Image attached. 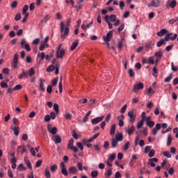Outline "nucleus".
<instances>
[{"instance_id": "1", "label": "nucleus", "mask_w": 178, "mask_h": 178, "mask_svg": "<svg viewBox=\"0 0 178 178\" xmlns=\"http://www.w3.org/2000/svg\"><path fill=\"white\" fill-rule=\"evenodd\" d=\"M60 33H61V38L65 40L66 36L69 35V28L67 26L65 28V22H61L60 23Z\"/></svg>"}, {"instance_id": "2", "label": "nucleus", "mask_w": 178, "mask_h": 178, "mask_svg": "<svg viewBox=\"0 0 178 178\" xmlns=\"http://www.w3.org/2000/svg\"><path fill=\"white\" fill-rule=\"evenodd\" d=\"M113 31H110L108 33H107L106 35L103 36V40L104 42H109L111 41V38H113Z\"/></svg>"}, {"instance_id": "3", "label": "nucleus", "mask_w": 178, "mask_h": 178, "mask_svg": "<svg viewBox=\"0 0 178 178\" xmlns=\"http://www.w3.org/2000/svg\"><path fill=\"white\" fill-rule=\"evenodd\" d=\"M143 88H144V83H139L134 86L132 91L133 92H137V91H139V90H143Z\"/></svg>"}, {"instance_id": "4", "label": "nucleus", "mask_w": 178, "mask_h": 178, "mask_svg": "<svg viewBox=\"0 0 178 178\" xmlns=\"http://www.w3.org/2000/svg\"><path fill=\"white\" fill-rule=\"evenodd\" d=\"M60 168H61V173L63 176H69V172H67V169H66V165L64 162L60 163Z\"/></svg>"}, {"instance_id": "5", "label": "nucleus", "mask_w": 178, "mask_h": 178, "mask_svg": "<svg viewBox=\"0 0 178 178\" xmlns=\"http://www.w3.org/2000/svg\"><path fill=\"white\" fill-rule=\"evenodd\" d=\"M51 140L55 144H60V143H62V137L59 135H52Z\"/></svg>"}, {"instance_id": "6", "label": "nucleus", "mask_w": 178, "mask_h": 178, "mask_svg": "<svg viewBox=\"0 0 178 178\" xmlns=\"http://www.w3.org/2000/svg\"><path fill=\"white\" fill-rule=\"evenodd\" d=\"M177 38V33H175L172 37H170L169 35H165L164 38H161V39L163 40L164 42H166L169 41L170 40L171 41H175V40H176Z\"/></svg>"}, {"instance_id": "7", "label": "nucleus", "mask_w": 178, "mask_h": 178, "mask_svg": "<svg viewBox=\"0 0 178 178\" xmlns=\"http://www.w3.org/2000/svg\"><path fill=\"white\" fill-rule=\"evenodd\" d=\"M128 116L129 118V122L131 123H134L136 122V115H134V111H130L128 112Z\"/></svg>"}, {"instance_id": "8", "label": "nucleus", "mask_w": 178, "mask_h": 178, "mask_svg": "<svg viewBox=\"0 0 178 178\" xmlns=\"http://www.w3.org/2000/svg\"><path fill=\"white\" fill-rule=\"evenodd\" d=\"M161 6V0H152L150 4H148L147 6L151 7L154 6V8H158Z\"/></svg>"}, {"instance_id": "9", "label": "nucleus", "mask_w": 178, "mask_h": 178, "mask_svg": "<svg viewBox=\"0 0 178 178\" xmlns=\"http://www.w3.org/2000/svg\"><path fill=\"white\" fill-rule=\"evenodd\" d=\"M65 51L64 49L58 50L56 51V58L58 59H59V58L62 59V58H63V56H65Z\"/></svg>"}, {"instance_id": "10", "label": "nucleus", "mask_w": 178, "mask_h": 178, "mask_svg": "<svg viewBox=\"0 0 178 178\" xmlns=\"http://www.w3.org/2000/svg\"><path fill=\"white\" fill-rule=\"evenodd\" d=\"M105 116L102 115L101 117H97L96 118H94L91 120V122L92 124H97V123H99V122H102L104 120V118Z\"/></svg>"}, {"instance_id": "11", "label": "nucleus", "mask_w": 178, "mask_h": 178, "mask_svg": "<svg viewBox=\"0 0 178 178\" xmlns=\"http://www.w3.org/2000/svg\"><path fill=\"white\" fill-rule=\"evenodd\" d=\"M161 124L158 123L156 124L155 127L152 131L153 136H156V134H158V130H161Z\"/></svg>"}, {"instance_id": "12", "label": "nucleus", "mask_w": 178, "mask_h": 178, "mask_svg": "<svg viewBox=\"0 0 178 178\" xmlns=\"http://www.w3.org/2000/svg\"><path fill=\"white\" fill-rule=\"evenodd\" d=\"M39 81V90H40V91H42V92H45V88H44V83H45V80L40 79Z\"/></svg>"}, {"instance_id": "13", "label": "nucleus", "mask_w": 178, "mask_h": 178, "mask_svg": "<svg viewBox=\"0 0 178 178\" xmlns=\"http://www.w3.org/2000/svg\"><path fill=\"white\" fill-rule=\"evenodd\" d=\"M68 172H69L70 175H76V173H77V172H79V170H77V168L76 167L71 166L69 168Z\"/></svg>"}, {"instance_id": "14", "label": "nucleus", "mask_w": 178, "mask_h": 178, "mask_svg": "<svg viewBox=\"0 0 178 178\" xmlns=\"http://www.w3.org/2000/svg\"><path fill=\"white\" fill-rule=\"evenodd\" d=\"M79 46V39H76L71 45L70 51H74Z\"/></svg>"}, {"instance_id": "15", "label": "nucleus", "mask_w": 178, "mask_h": 178, "mask_svg": "<svg viewBox=\"0 0 178 178\" xmlns=\"http://www.w3.org/2000/svg\"><path fill=\"white\" fill-rule=\"evenodd\" d=\"M162 56H163V51L162 50H159L154 54V58L157 59H162Z\"/></svg>"}, {"instance_id": "16", "label": "nucleus", "mask_w": 178, "mask_h": 178, "mask_svg": "<svg viewBox=\"0 0 178 178\" xmlns=\"http://www.w3.org/2000/svg\"><path fill=\"white\" fill-rule=\"evenodd\" d=\"M104 20L105 22H106V23L108 24V29L110 30H112V29H113V24H112L110 22H109V15H105L104 17Z\"/></svg>"}, {"instance_id": "17", "label": "nucleus", "mask_w": 178, "mask_h": 178, "mask_svg": "<svg viewBox=\"0 0 178 178\" xmlns=\"http://www.w3.org/2000/svg\"><path fill=\"white\" fill-rule=\"evenodd\" d=\"M92 24H94V22H92V21H91L89 24H83L82 25H81V29H82V30H84V31H86V30H87V29H90V27H91V26L92 25Z\"/></svg>"}, {"instance_id": "18", "label": "nucleus", "mask_w": 178, "mask_h": 178, "mask_svg": "<svg viewBox=\"0 0 178 178\" xmlns=\"http://www.w3.org/2000/svg\"><path fill=\"white\" fill-rule=\"evenodd\" d=\"M167 33H168V29H163L159 32L157 33V35L159 37H163V35H165V34H166Z\"/></svg>"}, {"instance_id": "19", "label": "nucleus", "mask_w": 178, "mask_h": 178, "mask_svg": "<svg viewBox=\"0 0 178 178\" xmlns=\"http://www.w3.org/2000/svg\"><path fill=\"white\" fill-rule=\"evenodd\" d=\"M136 161H137V156H136V154H134L132 156V158H131V161H130L129 165L131 167L134 166V163H136Z\"/></svg>"}, {"instance_id": "20", "label": "nucleus", "mask_w": 178, "mask_h": 178, "mask_svg": "<svg viewBox=\"0 0 178 178\" xmlns=\"http://www.w3.org/2000/svg\"><path fill=\"white\" fill-rule=\"evenodd\" d=\"M49 55H46L45 56V54L44 52H42L41 53V56H40V58H41V60H44V58L46 59V60H48V62H50L51 61V58H49Z\"/></svg>"}, {"instance_id": "21", "label": "nucleus", "mask_w": 178, "mask_h": 178, "mask_svg": "<svg viewBox=\"0 0 178 178\" xmlns=\"http://www.w3.org/2000/svg\"><path fill=\"white\" fill-rule=\"evenodd\" d=\"M24 162L26 166H28L29 169L33 171V167L31 166V163L30 162V160L27 159V157H24Z\"/></svg>"}, {"instance_id": "22", "label": "nucleus", "mask_w": 178, "mask_h": 178, "mask_svg": "<svg viewBox=\"0 0 178 178\" xmlns=\"http://www.w3.org/2000/svg\"><path fill=\"white\" fill-rule=\"evenodd\" d=\"M18 77L19 80H22L23 77H25L26 79H27V77H29V73L26 72L24 70H22V73Z\"/></svg>"}, {"instance_id": "23", "label": "nucleus", "mask_w": 178, "mask_h": 178, "mask_svg": "<svg viewBox=\"0 0 178 178\" xmlns=\"http://www.w3.org/2000/svg\"><path fill=\"white\" fill-rule=\"evenodd\" d=\"M134 130H136V128L132 125L129 129L125 130V131L129 134V136H131L133 133H134Z\"/></svg>"}, {"instance_id": "24", "label": "nucleus", "mask_w": 178, "mask_h": 178, "mask_svg": "<svg viewBox=\"0 0 178 178\" xmlns=\"http://www.w3.org/2000/svg\"><path fill=\"white\" fill-rule=\"evenodd\" d=\"M115 140L118 141H123V134L119 133L115 135Z\"/></svg>"}, {"instance_id": "25", "label": "nucleus", "mask_w": 178, "mask_h": 178, "mask_svg": "<svg viewBox=\"0 0 178 178\" xmlns=\"http://www.w3.org/2000/svg\"><path fill=\"white\" fill-rule=\"evenodd\" d=\"M115 131H116V124H114L111 126V128L110 130L111 136H115Z\"/></svg>"}, {"instance_id": "26", "label": "nucleus", "mask_w": 178, "mask_h": 178, "mask_svg": "<svg viewBox=\"0 0 178 178\" xmlns=\"http://www.w3.org/2000/svg\"><path fill=\"white\" fill-rule=\"evenodd\" d=\"M11 129L13 130V131L14 132L15 136H19V127L15 126L14 127H11Z\"/></svg>"}, {"instance_id": "27", "label": "nucleus", "mask_w": 178, "mask_h": 178, "mask_svg": "<svg viewBox=\"0 0 178 178\" xmlns=\"http://www.w3.org/2000/svg\"><path fill=\"white\" fill-rule=\"evenodd\" d=\"M118 140H115V138H113L111 140V145L113 148H116L118 147Z\"/></svg>"}, {"instance_id": "28", "label": "nucleus", "mask_w": 178, "mask_h": 178, "mask_svg": "<svg viewBox=\"0 0 178 178\" xmlns=\"http://www.w3.org/2000/svg\"><path fill=\"white\" fill-rule=\"evenodd\" d=\"M144 122H145V120H144V119H142L139 122H138L136 125L137 129H141L143 126H144Z\"/></svg>"}, {"instance_id": "29", "label": "nucleus", "mask_w": 178, "mask_h": 178, "mask_svg": "<svg viewBox=\"0 0 178 178\" xmlns=\"http://www.w3.org/2000/svg\"><path fill=\"white\" fill-rule=\"evenodd\" d=\"M49 133H50L53 136H55V134L58 133V128H56V127H53L51 129H50V131H49Z\"/></svg>"}, {"instance_id": "30", "label": "nucleus", "mask_w": 178, "mask_h": 178, "mask_svg": "<svg viewBox=\"0 0 178 178\" xmlns=\"http://www.w3.org/2000/svg\"><path fill=\"white\" fill-rule=\"evenodd\" d=\"M74 143V140L70 139L68 141V145H67V149H70L73 146V144Z\"/></svg>"}, {"instance_id": "31", "label": "nucleus", "mask_w": 178, "mask_h": 178, "mask_svg": "<svg viewBox=\"0 0 178 178\" xmlns=\"http://www.w3.org/2000/svg\"><path fill=\"white\" fill-rule=\"evenodd\" d=\"M58 88H59V92L60 94H62V92L63 91V85H62V76L60 78V82L58 84Z\"/></svg>"}, {"instance_id": "32", "label": "nucleus", "mask_w": 178, "mask_h": 178, "mask_svg": "<svg viewBox=\"0 0 178 178\" xmlns=\"http://www.w3.org/2000/svg\"><path fill=\"white\" fill-rule=\"evenodd\" d=\"M176 5H177V1L176 0H172V2L169 4V6L173 9L176 8Z\"/></svg>"}, {"instance_id": "33", "label": "nucleus", "mask_w": 178, "mask_h": 178, "mask_svg": "<svg viewBox=\"0 0 178 178\" xmlns=\"http://www.w3.org/2000/svg\"><path fill=\"white\" fill-rule=\"evenodd\" d=\"M173 138H172L171 135H168V142H167V145L168 147H170V145H172V141Z\"/></svg>"}, {"instance_id": "34", "label": "nucleus", "mask_w": 178, "mask_h": 178, "mask_svg": "<svg viewBox=\"0 0 178 178\" xmlns=\"http://www.w3.org/2000/svg\"><path fill=\"white\" fill-rule=\"evenodd\" d=\"M118 126H120V127H123V126H124V122L123 121V120H120V116L118 117Z\"/></svg>"}, {"instance_id": "35", "label": "nucleus", "mask_w": 178, "mask_h": 178, "mask_svg": "<svg viewBox=\"0 0 178 178\" xmlns=\"http://www.w3.org/2000/svg\"><path fill=\"white\" fill-rule=\"evenodd\" d=\"M44 176L47 178H51V172L49 170H48V168H46L44 170Z\"/></svg>"}, {"instance_id": "36", "label": "nucleus", "mask_w": 178, "mask_h": 178, "mask_svg": "<svg viewBox=\"0 0 178 178\" xmlns=\"http://www.w3.org/2000/svg\"><path fill=\"white\" fill-rule=\"evenodd\" d=\"M97 102H98V100H97V99H90L89 100V105H88V106H92V105H94Z\"/></svg>"}, {"instance_id": "37", "label": "nucleus", "mask_w": 178, "mask_h": 178, "mask_svg": "<svg viewBox=\"0 0 178 178\" xmlns=\"http://www.w3.org/2000/svg\"><path fill=\"white\" fill-rule=\"evenodd\" d=\"M165 44H166V42H164L163 39L161 38V40L156 43V47H162V45H165Z\"/></svg>"}, {"instance_id": "38", "label": "nucleus", "mask_w": 178, "mask_h": 178, "mask_svg": "<svg viewBox=\"0 0 178 178\" xmlns=\"http://www.w3.org/2000/svg\"><path fill=\"white\" fill-rule=\"evenodd\" d=\"M54 110L55 111L56 115L59 113V105H58V104L55 103L54 104Z\"/></svg>"}, {"instance_id": "39", "label": "nucleus", "mask_w": 178, "mask_h": 178, "mask_svg": "<svg viewBox=\"0 0 178 178\" xmlns=\"http://www.w3.org/2000/svg\"><path fill=\"white\" fill-rule=\"evenodd\" d=\"M35 74V71L34 70V68H31L29 71L28 76H30V77H33V76Z\"/></svg>"}, {"instance_id": "40", "label": "nucleus", "mask_w": 178, "mask_h": 178, "mask_svg": "<svg viewBox=\"0 0 178 178\" xmlns=\"http://www.w3.org/2000/svg\"><path fill=\"white\" fill-rule=\"evenodd\" d=\"M109 22H116V15H111L108 16Z\"/></svg>"}, {"instance_id": "41", "label": "nucleus", "mask_w": 178, "mask_h": 178, "mask_svg": "<svg viewBox=\"0 0 178 178\" xmlns=\"http://www.w3.org/2000/svg\"><path fill=\"white\" fill-rule=\"evenodd\" d=\"M59 67H60V64L59 62H56V67H55V74H59Z\"/></svg>"}, {"instance_id": "42", "label": "nucleus", "mask_w": 178, "mask_h": 178, "mask_svg": "<svg viewBox=\"0 0 178 178\" xmlns=\"http://www.w3.org/2000/svg\"><path fill=\"white\" fill-rule=\"evenodd\" d=\"M56 169H58V165L56 164H54L53 165H51L50 167V170L51 172H52L53 173L56 172Z\"/></svg>"}, {"instance_id": "43", "label": "nucleus", "mask_w": 178, "mask_h": 178, "mask_svg": "<svg viewBox=\"0 0 178 178\" xmlns=\"http://www.w3.org/2000/svg\"><path fill=\"white\" fill-rule=\"evenodd\" d=\"M123 42H124V38L121 39L120 41L118 42L119 49H122V48H123Z\"/></svg>"}, {"instance_id": "44", "label": "nucleus", "mask_w": 178, "mask_h": 178, "mask_svg": "<svg viewBox=\"0 0 178 178\" xmlns=\"http://www.w3.org/2000/svg\"><path fill=\"white\" fill-rule=\"evenodd\" d=\"M152 76H154V77H158V69L156 68V66L153 68Z\"/></svg>"}, {"instance_id": "45", "label": "nucleus", "mask_w": 178, "mask_h": 178, "mask_svg": "<svg viewBox=\"0 0 178 178\" xmlns=\"http://www.w3.org/2000/svg\"><path fill=\"white\" fill-rule=\"evenodd\" d=\"M17 169V170H26L27 168L24 167V165H23V163H21L18 165Z\"/></svg>"}, {"instance_id": "46", "label": "nucleus", "mask_w": 178, "mask_h": 178, "mask_svg": "<svg viewBox=\"0 0 178 178\" xmlns=\"http://www.w3.org/2000/svg\"><path fill=\"white\" fill-rule=\"evenodd\" d=\"M146 124L148 126V127L152 129V127L155 126V122L154 121H149L148 122H146Z\"/></svg>"}, {"instance_id": "47", "label": "nucleus", "mask_w": 178, "mask_h": 178, "mask_svg": "<svg viewBox=\"0 0 178 178\" xmlns=\"http://www.w3.org/2000/svg\"><path fill=\"white\" fill-rule=\"evenodd\" d=\"M16 162H17V160L10 161V163H12V165H11L12 169H16L17 166V165H16Z\"/></svg>"}, {"instance_id": "48", "label": "nucleus", "mask_w": 178, "mask_h": 178, "mask_svg": "<svg viewBox=\"0 0 178 178\" xmlns=\"http://www.w3.org/2000/svg\"><path fill=\"white\" fill-rule=\"evenodd\" d=\"M173 77V74H170L169 76L165 79L164 81L165 83H169L172 80V78Z\"/></svg>"}, {"instance_id": "49", "label": "nucleus", "mask_w": 178, "mask_h": 178, "mask_svg": "<svg viewBox=\"0 0 178 178\" xmlns=\"http://www.w3.org/2000/svg\"><path fill=\"white\" fill-rule=\"evenodd\" d=\"M55 67L56 65H49L47 68V72H54L55 70Z\"/></svg>"}, {"instance_id": "50", "label": "nucleus", "mask_w": 178, "mask_h": 178, "mask_svg": "<svg viewBox=\"0 0 178 178\" xmlns=\"http://www.w3.org/2000/svg\"><path fill=\"white\" fill-rule=\"evenodd\" d=\"M19 62V55L15 54L13 58V63H18Z\"/></svg>"}, {"instance_id": "51", "label": "nucleus", "mask_w": 178, "mask_h": 178, "mask_svg": "<svg viewBox=\"0 0 178 178\" xmlns=\"http://www.w3.org/2000/svg\"><path fill=\"white\" fill-rule=\"evenodd\" d=\"M152 47H154V43L150 42L145 44V48H147V49H149L150 48L152 49Z\"/></svg>"}, {"instance_id": "52", "label": "nucleus", "mask_w": 178, "mask_h": 178, "mask_svg": "<svg viewBox=\"0 0 178 178\" xmlns=\"http://www.w3.org/2000/svg\"><path fill=\"white\" fill-rule=\"evenodd\" d=\"M106 177H109L110 176H112V170L109 168L106 172H105Z\"/></svg>"}, {"instance_id": "53", "label": "nucleus", "mask_w": 178, "mask_h": 178, "mask_svg": "<svg viewBox=\"0 0 178 178\" xmlns=\"http://www.w3.org/2000/svg\"><path fill=\"white\" fill-rule=\"evenodd\" d=\"M154 155H155V149H150L148 155L149 158H152V156H154Z\"/></svg>"}, {"instance_id": "54", "label": "nucleus", "mask_w": 178, "mask_h": 178, "mask_svg": "<svg viewBox=\"0 0 178 178\" xmlns=\"http://www.w3.org/2000/svg\"><path fill=\"white\" fill-rule=\"evenodd\" d=\"M22 88H23V86H22V85L18 84L13 88V90L19 91V90H22Z\"/></svg>"}, {"instance_id": "55", "label": "nucleus", "mask_w": 178, "mask_h": 178, "mask_svg": "<svg viewBox=\"0 0 178 178\" xmlns=\"http://www.w3.org/2000/svg\"><path fill=\"white\" fill-rule=\"evenodd\" d=\"M163 155L165 156V158H172V154H170L169 152H166V151L163 152Z\"/></svg>"}, {"instance_id": "56", "label": "nucleus", "mask_w": 178, "mask_h": 178, "mask_svg": "<svg viewBox=\"0 0 178 178\" xmlns=\"http://www.w3.org/2000/svg\"><path fill=\"white\" fill-rule=\"evenodd\" d=\"M65 118L66 120H72V114L70 113H67L65 114Z\"/></svg>"}, {"instance_id": "57", "label": "nucleus", "mask_w": 178, "mask_h": 178, "mask_svg": "<svg viewBox=\"0 0 178 178\" xmlns=\"http://www.w3.org/2000/svg\"><path fill=\"white\" fill-rule=\"evenodd\" d=\"M29 10V5H25L24 8H22V13L24 15V13H27V11Z\"/></svg>"}, {"instance_id": "58", "label": "nucleus", "mask_w": 178, "mask_h": 178, "mask_svg": "<svg viewBox=\"0 0 178 178\" xmlns=\"http://www.w3.org/2000/svg\"><path fill=\"white\" fill-rule=\"evenodd\" d=\"M130 147V141H127L124 146V151H127Z\"/></svg>"}, {"instance_id": "59", "label": "nucleus", "mask_w": 178, "mask_h": 178, "mask_svg": "<svg viewBox=\"0 0 178 178\" xmlns=\"http://www.w3.org/2000/svg\"><path fill=\"white\" fill-rule=\"evenodd\" d=\"M58 84V78H56L51 81V87H55Z\"/></svg>"}, {"instance_id": "60", "label": "nucleus", "mask_w": 178, "mask_h": 178, "mask_svg": "<svg viewBox=\"0 0 178 178\" xmlns=\"http://www.w3.org/2000/svg\"><path fill=\"white\" fill-rule=\"evenodd\" d=\"M129 77H134V70H133V69H129Z\"/></svg>"}, {"instance_id": "61", "label": "nucleus", "mask_w": 178, "mask_h": 178, "mask_svg": "<svg viewBox=\"0 0 178 178\" xmlns=\"http://www.w3.org/2000/svg\"><path fill=\"white\" fill-rule=\"evenodd\" d=\"M3 74H6L7 76L9 74V68H3L2 70Z\"/></svg>"}, {"instance_id": "62", "label": "nucleus", "mask_w": 178, "mask_h": 178, "mask_svg": "<svg viewBox=\"0 0 178 178\" xmlns=\"http://www.w3.org/2000/svg\"><path fill=\"white\" fill-rule=\"evenodd\" d=\"M26 39H22L20 42V46H21V48H24V46L26 45Z\"/></svg>"}, {"instance_id": "63", "label": "nucleus", "mask_w": 178, "mask_h": 178, "mask_svg": "<svg viewBox=\"0 0 178 178\" xmlns=\"http://www.w3.org/2000/svg\"><path fill=\"white\" fill-rule=\"evenodd\" d=\"M92 177H97L98 176V170H95L91 172Z\"/></svg>"}, {"instance_id": "64", "label": "nucleus", "mask_w": 178, "mask_h": 178, "mask_svg": "<svg viewBox=\"0 0 178 178\" xmlns=\"http://www.w3.org/2000/svg\"><path fill=\"white\" fill-rule=\"evenodd\" d=\"M44 122L48 123V122H49L51 120V116L49 115H46L44 116Z\"/></svg>"}]
</instances>
